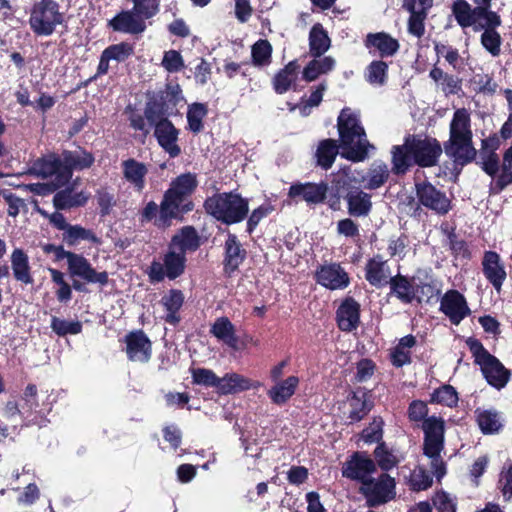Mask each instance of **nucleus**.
I'll return each mask as SVG.
<instances>
[{
    "instance_id": "obj_37",
    "label": "nucleus",
    "mask_w": 512,
    "mask_h": 512,
    "mask_svg": "<svg viewBox=\"0 0 512 512\" xmlns=\"http://www.w3.org/2000/svg\"><path fill=\"white\" fill-rule=\"evenodd\" d=\"M348 211L353 216H365L369 213L372 203L370 195L361 190H351L347 194Z\"/></svg>"
},
{
    "instance_id": "obj_19",
    "label": "nucleus",
    "mask_w": 512,
    "mask_h": 512,
    "mask_svg": "<svg viewBox=\"0 0 512 512\" xmlns=\"http://www.w3.org/2000/svg\"><path fill=\"white\" fill-rule=\"evenodd\" d=\"M210 333L223 342L229 348L240 351L246 348V343L240 341L236 335V329L233 323L227 317H219L211 325Z\"/></svg>"
},
{
    "instance_id": "obj_12",
    "label": "nucleus",
    "mask_w": 512,
    "mask_h": 512,
    "mask_svg": "<svg viewBox=\"0 0 512 512\" xmlns=\"http://www.w3.org/2000/svg\"><path fill=\"white\" fill-rule=\"evenodd\" d=\"M145 118L155 125V136L160 146L169 153L171 157H175L180 153L177 145L178 131L174 125L167 119H160L154 108L149 106L145 110Z\"/></svg>"
},
{
    "instance_id": "obj_32",
    "label": "nucleus",
    "mask_w": 512,
    "mask_h": 512,
    "mask_svg": "<svg viewBox=\"0 0 512 512\" xmlns=\"http://www.w3.org/2000/svg\"><path fill=\"white\" fill-rule=\"evenodd\" d=\"M184 302V295L180 290H170L161 299V304L165 309L164 319L166 322L175 325L179 322L178 312Z\"/></svg>"
},
{
    "instance_id": "obj_60",
    "label": "nucleus",
    "mask_w": 512,
    "mask_h": 512,
    "mask_svg": "<svg viewBox=\"0 0 512 512\" xmlns=\"http://www.w3.org/2000/svg\"><path fill=\"white\" fill-rule=\"evenodd\" d=\"M431 484V476L421 467L414 469L410 475V485L414 490H425L430 487Z\"/></svg>"
},
{
    "instance_id": "obj_33",
    "label": "nucleus",
    "mask_w": 512,
    "mask_h": 512,
    "mask_svg": "<svg viewBox=\"0 0 512 512\" xmlns=\"http://www.w3.org/2000/svg\"><path fill=\"white\" fill-rule=\"evenodd\" d=\"M89 198V194L84 191L75 192L73 188H66L57 192L53 198L54 206L57 209H69L72 207L84 205Z\"/></svg>"
},
{
    "instance_id": "obj_1",
    "label": "nucleus",
    "mask_w": 512,
    "mask_h": 512,
    "mask_svg": "<svg viewBox=\"0 0 512 512\" xmlns=\"http://www.w3.org/2000/svg\"><path fill=\"white\" fill-rule=\"evenodd\" d=\"M441 152L435 139L407 137L402 146H395L392 150L393 169L397 173H403L413 163L424 167L433 166Z\"/></svg>"
},
{
    "instance_id": "obj_18",
    "label": "nucleus",
    "mask_w": 512,
    "mask_h": 512,
    "mask_svg": "<svg viewBox=\"0 0 512 512\" xmlns=\"http://www.w3.org/2000/svg\"><path fill=\"white\" fill-rule=\"evenodd\" d=\"M375 469L376 466L372 459L363 454L355 453L351 459L344 464L342 474L349 479L361 481L362 485L364 481L370 479L369 476Z\"/></svg>"
},
{
    "instance_id": "obj_57",
    "label": "nucleus",
    "mask_w": 512,
    "mask_h": 512,
    "mask_svg": "<svg viewBox=\"0 0 512 512\" xmlns=\"http://www.w3.org/2000/svg\"><path fill=\"white\" fill-rule=\"evenodd\" d=\"M162 66L170 73L179 72L184 67L181 54L176 50H169L164 53Z\"/></svg>"
},
{
    "instance_id": "obj_63",
    "label": "nucleus",
    "mask_w": 512,
    "mask_h": 512,
    "mask_svg": "<svg viewBox=\"0 0 512 512\" xmlns=\"http://www.w3.org/2000/svg\"><path fill=\"white\" fill-rule=\"evenodd\" d=\"M408 21V31L415 37H421L424 34V19L426 13L423 12H410Z\"/></svg>"
},
{
    "instance_id": "obj_13",
    "label": "nucleus",
    "mask_w": 512,
    "mask_h": 512,
    "mask_svg": "<svg viewBox=\"0 0 512 512\" xmlns=\"http://www.w3.org/2000/svg\"><path fill=\"white\" fill-rule=\"evenodd\" d=\"M184 267L185 255L170 247L163 264L160 262L152 263L149 276L153 281H161L164 277L175 279L183 273Z\"/></svg>"
},
{
    "instance_id": "obj_8",
    "label": "nucleus",
    "mask_w": 512,
    "mask_h": 512,
    "mask_svg": "<svg viewBox=\"0 0 512 512\" xmlns=\"http://www.w3.org/2000/svg\"><path fill=\"white\" fill-rule=\"evenodd\" d=\"M475 8L465 0H456L453 4V13L457 23L463 27H470L471 24H478L482 21H488L493 24H498L500 15L490 10L491 0H472Z\"/></svg>"
},
{
    "instance_id": "obj_28",
    "label": "nucleus",
    "mask_w": 512,
    "mask_h": 512,
    "mask_svg": "<svg viewBox=\"0 0 512 512\" xmlns=\"http://www.w3.org/2000/svg\"><path fill=\"white\" fill-rule=\"evenodd\" d=\"M360 320V306L352 298L345 299L337 310L338 326L350 332L357 328Z\"/></svg>"
},
{
    "instance_id": "obj_14",
    "label": "nucleus",
    "mask_w": 512,
    "mask_h": 512,
    "mask_svg": "<svg viewBox=\"0 0 512 512\" xmlns=\"http://www.w3.org/2000/svg\"><path fill=\"white\" fill-rule=\"evenodd\" d=\"M417 197L419 202L438 214H445L450 209V200L444 193L429 183L417 184Z\"/></svg>"
},
{
    "instance_id": "obj_5",
    "label": "nucleus",
    "mask_w": 512,
    "mask_h": 512,
    "mask_svg": "<svg viewBox=\"0 0 512 512\" xmlns=\"http://www.w3.org/2000/svg\"><path fill=\"white\" fill-rule=\"evenodd\" d=\"M206 211L225 224L242 221L248 213V202L235 193H221L205 201Z\"/></svg>"
},
{
    "instance_id": "obj_47",
    "label": "nucleus",
    "mask_w": 512,
    "mask_h": 512,
    "mask_svg": "<svg viewBox=\"0 0 512 512\" xmlns=\"http://www.w3.org/2000/svg\"><path fill=\"white\" fill-rule=\"evenodd\" d=\"M252 63L256 67L268 66L272 57V46L267 40L260 39L251 48Z\"/></svg>"
},
{
    "instance_id": "obj_11",
    "label": "nucleus",
    "mask_w": 512,
    "mask_h": 512,
    "mask_svg": "<svg viewBox=\"0 0 512 512\" xmlns=\"http://www.w3.org/2000/svg\"><path fill=\"white\" fill-rule=\"evenodd\" d=\"M56 251L59 259L65 258L67 260L71 276L80 277L88 283L105 285L108 282V274L106 272H97L82 255L65 251L61 247L57 248Z\"/></svg>"
},
{
    "instance_id": "obj_64",
    "label": "nucleus",
    "mask_w": 512,
    "mask_h": 512,
    "mask_svg": "<svg viewBox=\"0 0 512 512\" xmlns=\"http://www.w3.org/2000/svg\"><path fill=\"white\" fill-rule=\"evenodd\" d=\"M325 89V85L321 84L311 93L305 103L299 107L302 115H308L311 108L316 107L321 103Z\"/></svg>"
},
{
    "instance_id": "obj_52",
    "label": "nucleus",
    "mask_w": 512,
    "mask_h": 512,
    "mask_svg": "<svg viewBox=\"0 0 512 512\" xmlns=\"http://www.w3.org/2000/svg\"><path fill=\"white\" fill-rule=\"evenodd\" d=\"M2 416L16 429L21 423L27 421V411H22L15 401H8L3 409Z\"/></svg>"
},
{
    "instance_id": "obj_16",
    "label": "nucleus",
    "mask_w": 512,
    "mask_h": 512,
    "mask_svg": "<svg viewBox=\"0 0 512 512\" xmlns=\"http://www.w3.org/2000/svg\"><path fill=\"white\" fill-rule=\"evenodd\" d=\"M482 271L494 289L500 292L507 273L499 254L494 251H486L482 259Z\"/></svg>"
},
{
    "instance_id": "obj_38",
    "label": "nucleus",
    "mask_w": 512,
    "mask_h": 512,
    "mask_svg": "<svg viewBox=\"0 0 512 512\" xmlns=\"http://www.w3.org/2000/svg\"><path fill=\"white\" fill-rule=\"evenodd\" d=\"M346 406L349 409L348 418L350 422L359 421L369 410L367 392L364 390L355 391L352 396L348 398Z\"/></svg>"
},
{
    "instance_id": "obj_31",
    "label": "nucleus",
    "mask_w": 512,
    "mask_h": 512,
    "mask_svg": "<svg viewBox=\"0 0 512 512\" xmlns=\"http://www.w3.org/2000/svg\"><path fill=\"white\" fill-rule=\"evenodd\" d=\"M299 384V378L289 376L283 381L277 382L269 391L268 396L273 403L281 405L286 403L295 393Z\"/></svg>"
},
{
    "instance_id": "obj_23",
    "label": "nucleus",
    "mask_w": 512,
    "mask_h": 512,
    "mask_svg": "<svg viewBox=\"0 0 512 512\" xmlns=\"http://www.w3.org/2000/svg\"><path fill=\"white\" fill-rule=\"evenodd\" d=\"M109 25L115 31L128 34H140L146 29L145 19L133 9L119 13Z\"/></svg>"
},
{
    "instance_id": "obj_45",
    "label": "nucleus",
    "mask_w": 512,
    "mask_h": 512,
    "mask_svg": "<svg viewBox=\"0 0 512 512\" xmlns=\"http://www.w3.org/2000/svg\"><path fill=\"white\" fill-rule=\"evenodd\" d=\"M388 65L380 60L372 61L365 70L366 81L374 86L381 87L386 84Z\"/></svg>"
},
{
    "instance_id": "obj_25",
    "label": "nucleus",
    "mask_w": 512,
    "mask_h": 512,
    "mask_svg": "<svg viewBox=\"0 0 512 512\" xmlns=\"http://www.w3.org/2000/svg\"><path fill=\"white\" fill-rule=\"evenodd\" d=\"M317 281L328 289L336 290L346 288L349 284V277L340 265L330 264L319 269Z\"/></svg>"
},
{
    "instance_id": "obj_15",
    "label": "nucleus",
    "mask_w": 512,
    "mask_h": 512,
    "mask_svg": "<svg viewBox=\"0 0 512 512\" xmlns=\"http://www.w3.org/2000/svg\"><path fill=\"white\" fill-rule=\"evenodd\" d=\"M440 308L455 325H458L470 313L464 296L456 290L445 293L441 299Z\"/></svg>"
},
{
    "instance_id": "obj_46",
    "label": "nucleus",
    "mask_w": 512,
    "mask_h": 512,
    "mask_svg": "<svg viewBox=\"0 0 512 512\" xmlns=\"http://www.w3.org/2000/svg\"><path fill=\"white\" fill-rule=\"evenodd\" d=\"M391 291L404 303H409L415 296L414 288L409 280L403 276L392 277L389 282Z\"/></svg>"
},
{
    "instance_id": "obj_10",
    "label": "nucleus",
    "mask_w": 512,
    "mask_h": 512,
    "mask_svg": "<svg viewBox=\"0 0 512 512\" xmlns=\"http://www.w3.org/2000/svg\"><path fill=\"white\" fill-rule=\"evenodd\" d=\"M360 492L369 506L374 507L393 500L396 496L395 480L388 474L370 478L361 485Z\"/></svg>"
},
{
    "instance_id": "obj_7",
    "label": "nucleus",
    "mask_w": 512,
    "mask_h": 512,
    "mask_svg": "<svg viewBox=\"0 0 512 512\" xmlns=\"http://www.w3.org/2000/svg\"><path fill=\"white\" fill-rule=\"evenodd\" d=\"M466 343L487 382L497 389L503 388L509 380L508 370L478 340L469 338Z\"/></svg>"
},
{
    "instance_id": "obj_48",
    "label": "nucleus",
    "mask_w": 512,
    "mask_h": 512,
    "mask_svg": "<svg viewBox=\"0 0 512 512\" xmlns=\"http://www.w3.org/2000/svg\"><path fill=\"white\" fill-rule=\"evenodd\" d=\"M208 107L204 103H193L188 106L187 121L189 129L198 133L203 129V119L207 116Z\"/></svg>"
},
{
    "instance_id": "obj_42",
    "label": "nucleus",
    "mask_w": 512,
    "mask_h": 512,
    "mask_svg": "<svg viewBox=\"0 0 512 512\" xmlns=\"http://www.w3.org/2000/svg\"><path fill=\"white\" fill-rule=\"evenodd\" d=\"M340 145L332 139L322 140L316 151L317 163L324 169H328L334 163V160L339 152Z\"/></svg>"
},
{
    "instance_id": "obj_4",
    "label": "nucleus",
    "mask_w": 512,
    "mask_h": 512,
    "mask_svg": "<svg viewBox=\"0 0 512 512\" xmlns=\"http://www.w3.org/2000/svg\"><path fill=\"white\" fill-rule=\"evenodd\" d=\"M446 153L460 164L471 161L476 154L472 146L470 115L466 109H458L453 115Z\"/></svg>"
},
{
    "instance_id": "obj_39",
    "label": "nucleus",
    "mask_w": 512,
    "mask_h": 512,
    "mask_svg": "<svg viewBox=\"0 0 512 512\" xmlns=\"http://www.w3.org/2000/svg\"><path fill=\"white\" fill-rule=\"evenodd\" d=\"M389 177L388 166L382 162H375L365 176L362 178V183L366 189H377L381 187Z\"/></svg>"
},
{
    "instance_id": "obj_21",
    "label": "nucleus",
    "mask_w": 512,
    "mask_h": 512,
    "mask_svg": "<svg viewBox=\"0 0 512 512\" xmlns=\"http://www.w3.org/2000/svg\"><path fill=\"white\" fill-rule=\"evenodd\" d=\"M327 190L325 183H299L289 188L288 196L295 200L301 198L307 204L313 205L324 201Z\"/></svg>"
},
{
    "instance_id": "obj_50",
    "label": "nucleus",
    "mask_w": 512,
    "mask_h": 512,
    "mask_svg": "<svg viewBox=\"0 0 512 512\" xmlns=\"http://www.w3.org/2000/svg\"><path fill=\"white\" fill-rule=\"evenodd\" d=\"M496 143L497 139L489 138L483 141L484 149L481 152L482 168L490 176H495L499 171V159L493 151H487L486 147L489 143Z\"/></svg>"
},
{
    "instance_id": "obj_17",
    "label": "nucleus",
    "mask_w": 512,
    "mask_h": 512,
    "mask_svg": "<svg viewBox=\"0 0 512 512\" xmlns=\"http://www.w3.org/2000/svg\"><path fill=\"white\" fill-rule=\"evenodd\" d=\"M126 353L133 362L146 363L151 358V342L142 331L128 334L125 338Z\"/></svg>"
},
{
    "instance_id": "obj_51",
    "label": "nucleus",
    "mask_w": 512,
    "mask_h": 512,
    "mask_svg": "<svg viewBox=\"0 0 512 512\" xmlns=\"http://www.w3.org/2000/svg\"><path fill=\"white\" fill-rule=\"evenodd\" d=\"M375 457L378 462V465L383 470H389L393 468L397 463L400 462L402 456L395 452V451H389L384 444L379 445L375 449Z\"/></svg>"
},
{
    "instance_id": "obj_58",
    "label": "nucleus",
    "mask_w": 512,
    "mask_h": 512,
    "mask_svg": "<svg viewBox=\"0 0 512 512\" xmlns=\"http://www.w3.org/2000/svg\"><path fill=\"white\" fill-rule=\"evenodd\" d=\"M383 436V420L381 418H374L370 425L363 430L362 439L366 443L378 442Z\"/></svg>"
},
{
    "instance_id": "obj_54",
    "label": "nucleus",
    "mask_w": 512,
    "mask_h": 512,
    "mask_svg": "<svg viewBox=\"0 0 512 512\" xmlns=\"http://www.w3.org/2000/svg\"><path fill=\"white\" fill-rule=\"evenodd\" d=\"M193 382L206 387H214L218 393L220 377L212 370L206 368H197L192 370Z\"/></svg>"
},
{
    "instance_id": "obj_30",
    "label": "nucleus",
    "mask_w": 512,
    "mask_h": 512,
    "mask_svg": "<svg viewBox=\"0 0 512 512\" xmlns=\"http://www.w3.org/2000/svg\"><path fill=\"white\" fill-rule=\"evenodd\" d=\"M392 278L391 271L381 257H374L370 259L366 265V279L374 286L380 287L388 284Z\"/></svg>"
},
{
    "instance_id": "obj_24",
    "label": "nucleus",
    "mask_w": 512,
    "mask_h": 512,
    "mask_svg": "<svg viewBox=\"0 0 512 512\" xmlns=\"http://www.w3.org/2000/svg\"><path fill=\"white\" fill-rule=\"evenodd\" d=\"M261 386L258 381L235 373H226L223 377H220V383L218 386V393L223 395L237 394L250 389H257Z\"/></svg>"
},
{
    "instance_id": "obj_6",
    "label": "nucleus",
    "mask_w": 512,
    "mask_h": 512,
    "mask_svg": "<svg viewBox=\"0 0 512 512\" xmlns=\"http://www.w3.org/2000/svg\"><path fill=\"white\" fill-rule=\"evenodd\" d=\"M424 454L430 460V466L438 479L445 475L441 451L444 444V421L435 416L428 417L423 422Z\"/></svg>"
},
{
    "instance_id": "obj_61",
    "label": "nucleus",
    "mask_w": 512,
    "mask_h": 512,
    "mask_svg": "<svg viewBox=\"0 0 512 512\" xmlns=\"http://www.w3.org/2000/svg\"><path fill=\"white\" fill-rule=\"evenodd\" d=\"M132 52V47L126 43H120L109 46L103 51L105 57H108L110 60H115L118 62L127 59L132 54Z\"/></svg>"
},
{
    "instance_id": "obj_29",
    "label": "nucleus",
    "mask_w": 512,
    "mask_h": 512,
    "mask_svg": "<svg viewBox=\"0 0 512 512\" xmlns=\"http://www.w3.org/2000/svg\"><path fill=\"white\" fill-rule=\"evenodd\" d=\"M122 172L124 178L137 191H142L145 187V177L148 173L147 166L135 159H128L122 162Z\"/></svg>"
},
{
    "instance_id": "obj_40",
    "label": "nucleus",
    "mask_w": 512,
    "mask_h": 512,
    "mask_svg": "<svg viewBox=\"0 0 512 512\" xmlns=\"http://www.w3.org/2000/svg\"><path fill=\"white\" fill-rule=\"evenodd\" d=\"M199 246L196 231L191 227H185L172 239L170 247L185 255L186 251L195 250Z\"/></svg>"
},
{
    "instance_id": "obj_56",
    "label": "nucleus",
    "mask_w": 512,
    "mask_h": 512,
    "mask_svg": "<svg viewBox=\"0 0 512 512\" xmlns=\"http://www.w3.org/2000/svg\"><path fill=\"white\" fill-rule=\"evenodd\" d=\"M432 401L449 407L455 405L458 401L457 392L452 386L445 385L434 391Z\"/></svg>"
},
{
    "instance_id": "obj_53",
    "label": "nucleus",
    "mask_w": 512,
    "mask_h": 512,
    "mask_svg": "<svg viewBox=\"0 0 512 512\" xmlns=\"http://www.w3.org/2000/svg\"><path fill=\"white\" fill-rule=\"evenodd\" d=\"M51 328L59 336L76 335L82 331V324L79 321H66L58 317H52Z\"/></svg>"
},
{
    "instance_id": "obj_3",
    "label": "nucleus",
    "mask_w": 512,
    "mask_h": 512,
    "mask_svg": "<svg viewBox=\"0 0 512 512\" xmlns=\"http://www.w3.org/2000/svg\"><path fill=\"white\" fill-rule=\"evenodd\" d=\"M337 126L340 137V155L354 162L363 161L371 146L366 139L359 115L351 109L345 108L338 117Z\"/></svg>"
},
{
    "instance_id": "obj_26",
    "label": "nucleus",
    "mask_w": 512,
    "mask_h": 512,
    "mask_svg": "<svg viewBox=\"0 0 512 512\" xmlns=\"http://www.w3.org/2000/svg\"><path fill=\"white\" fill-rule=\"evenodd\" d=\"M365 45L371 53H378L381 57L392 56L399 49L398 40L385 32L368 34Z\"/></svg>"
},
{
    "instance_id": "obj_22",
    "label": "nucleus",
    "mask_w": 512,
    "mask_h": 512,
    "mask_svg": "<svg viewBox=\"0 0 512 512\" xmlns=\"http://www.w3.org/2000/svg\"><path fill=\"white\" fill-rule=\"evenodd\" d=\"M61 159L63 164L61 179L66 182L71 178L72 170L89 168L94 162L93 155L82 149L65 151L63 152Z\"/></svg>"
},
{
    "instance_id": "obj_35",
    "label": "nucleus",
    "mask_w": 512,
    "mask_h": 512,
    "mask_svg": "<svg viewBox=\"0 0 512 512\" xmlns=\"http://www.w3.org/2000/svg\"><path fill=\"white\" fill-rule=\"evenodd\" d=\"M11 266L15 279L24 284H31L29 258L22 249H15L11 254Z\"/></svg>"
},
{
    "instance_id": "obj_27",
    "label": "nucleus",
    "mask_w": 512,
    "mask_h": 512,
    "mask_svg": "<svg viewBox=\"0 0 512 512\" xmlns=\"http://www.w3.org/2000/svg\"><path fill=\"white\" fill-rule=\"evenodd\" d=\"M62 169V159L54 154L37 159L31 166V172L37 176L47 178L55 175L57 185L66 183V181L61 179Z\"/></svg>"
},
{
    "instance_id": "obj_43",
    "label": "nucleus",
    "mask_w": 512,
    "mask_h": 512,
    "mask_svg": "<svg viewBox=\"0 0 512 512\" xmlns=\"http://www.w3.org/2000/svg\"><path fill=\"white\" fill-rule=\"evenodd\" d=\"M309 44L311 54L319 57L324 54L330 47V38L320 24L312 27L309 35Z\"/></svg>"
},
{
    "instance_id": "obj_59",
    "label": "nucleus",
    "mask_w": 512,
    "mask_h": 512,
    "mask_svg": "<svg viewBox=\"0 0 512 512\" xmlns=\"http://www.w3.org/2000/svg\"><path fill=\"white\" fill-rule=\"evenodd\" d=\"M133 10L145 20L151 18L158 12V0H132Z\"/></svg>"
},
{
    "instance_id": "obj_34",
    "label": "nucleus",
    "mask_w": 512,
    "mask_h": 512,
    "mask_svg": "<svg viewBox=\"0 0 512 512\" xmlns=\"http://www.w3.org/2000/svg\"><path fill=\"white\" fill-rule=\"evenodd\" d=\"M476 420L482 433L495 434L503 427V420L500 414L492 409H477Z\"/></svg>"
},
{
    "instance_id": "obj_49",
    "label": "nucleus",
    "mask_w": 512,
    "mask_h": 512,
    "mask_svg": "<svg viewBox=\"0 0 512 512\" xmlns=\"http://www.w3.org/2000/svg\"><path fill=\"white\" fill-rule=\"evenodd\" d=\"M64 239L70 245H75L81 240L99 243L98 237L91 230L85 229L79 225H70L67 231L64 232Z\"/></svg>"
},
{
    "instance_id": "obj_2",
    "label": "nucleus",
    "mask_w": 512,
    "mask_h": 512,
    "mask_svg": "<svg viewBox=\"0 0 512 512\" xmlns=\"http://www.w3.org/2000/svg\"><path fill=\"white\" fill-rule=\"evenodd\" d=\"M197 184L196 175L193 173L182 174L171 182L160 205V216L156 220L158 227H167L171 219L192 210L193 204L188 201V197Z\"/></svg>"
},
{
    "instance_id": "obj_9",
    "label": "nucleus",
    "mask_w": 512,
    "mask_h": 512,
    "mask_svg": "<svg viewBox=\"0 0 512 512\" xmlns=\"http://www.w3.org/2000/svg\"><path fill=\"white\" fill-rule=\"evenodd\" d=\"M61 22L62 15L58 11V6L51 0H42L32 9L30 26L38 35L48 36L52 34Z\"/></svg>"
},
{
    "instance_id": "obj_41",
    "label": "nucleus",
    "mask_w": 512,
    "mask_h": 512,
    "mask_svg": "<svg viewBox=\"0 0 512 512\" xmlns=\"http://www.w3.org/2000/svg\"><path fill=\"white\" fill-rule=\"evenodd\" d=\"M226 257L225 265L226 269L234 271L239 267L245 258V251L241 248L240 243L237 241L235 235H229L225 243Z\"/></svg>"
},
{
    "instance_id": "obj_36",
    "label": "nucleus",
    "mask_w": 512,
    "mask_h": 512,
    "mask_svg": "<svg viewBox=\"0 0 512 512\" xmlns=\"http://www.w3.org/2000/svg\"><path fill=\"white\" fill-rule=\"evenodd\" d=\"M298 69V64L291 61L275 75L273 86L278 94H283L294 86L298 78Z\"/></svg>"
},
{
    "instance_id": "obj_44",
    "label": "nucleus",
    "mask_w": 512,
    "mask_h": 512,
    "mask_svg": "<svg viewBox=\"0 0 512 512\" xmlns=\"http://www.w3.org/2000/svg\"><path fill=\"white\" fill-rule=\"evenodd\" d=\"M415 338L407 335L391 351V361L394 366L401 367L410 362V349L415 345Z\"/></svg>"
},
{
    "instance_id": "obj_55",
    "label": "nucleus",
    "mask_w": 512,
    "mask_h": 512,
    "mask_svg": "<svg viewBox=\"0 0 512 512\" xmlns=\"http://www.w3.org/2000/svg\"><path fill=\"white\" fill-rule=\"evenodd\" d=\"M512 183V146L506 150L503 156V163L496 185L500 190Z\"/></svg>"
},
{
    "instance_id": "obj_62",
    "label": "nucleus",
    "mask_w": 512,
    "mask_h": 512,
    "mask_svg": "<svg viewBox=\"0 0 512 512\" xmlns=\"http://www.w3.org/2000/svg\"><path fill=\"white\" fill-rule=\"evenodd\" d=\"M39 496L40 491L37 485L30 483L23 489V491L20 492L19 496L17 497V502L20 505L30 506L39 499Z\"/></svg>"
},
{
    "instance_id": "obj_20",
    "label": "nucleus",
    "mask_w": 512,
    "mask_h": 512,
    "mask_svg": "<svg viewBox=\"0 0 512 512\" xmlns=\"http://www.w3.org/2000/svg\"><path fill=\"white\" fill-rule=\"evenodd\" d=\"M502 20L499 17L498 24L482 21L480 25L471 24L475 32L481 31L480 42L483 48L493 57H497L501 53L502 38L497 28L501 26Z\"/></svg>"
}]
</instances>
